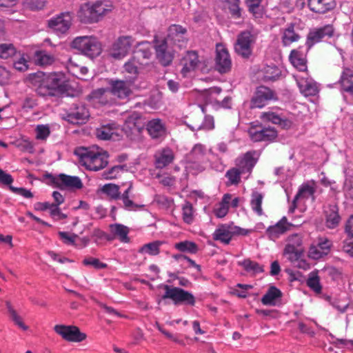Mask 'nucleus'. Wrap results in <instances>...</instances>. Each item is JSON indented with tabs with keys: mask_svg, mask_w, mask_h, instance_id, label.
<instances>
[{
	"mask_svg": "<svg viewBox=\"0 0 353 353\" xmlns=\"http://www.w3.org/2000/svg\"><path fill=\"white\" fill-rule=\"evenodd\" d=\"M53 92L61 87V80L57 74H52L43 81Z\"/></svg>",
	"mask_w": 353,
	"mask_h": 353,
	"instance_id": "53",
	"label": "nucleus"
},
{
	"mask_svg": "<svg viewBox=\"0 0 353 353\" xmlns=\"http://www.w3.org/2000/svg\"><path fill=\"white\" fill-rule=\"evenodd\" d=\"M143 65L136 55H132L129 60L125 63L123 68L125 71L130 74L137 75L139 69Z\"/></svg>",
	"mask_w": 353,
	"mask_h": 353,
	"instance_id": "44",
	"label": "nucleus"
},
{
	"mask_svg": "<svg viewBox=\"0 0 353 353\" xmlns=\"http://www.w3.org/2000/svg\"><path fill=\"white\" fill-rule=\"evenodd\" d=\"M74 153L79 157L82 164L90 170L98 171L108 163V152L96 146L79 148Z\"/></svg>",
	"mask_w": 353,
	"mask_h": 353,
	"instance_id": "1",
	"label": "nucleus"
},
{
	"mask_svg": "<svg viewBox=\"0 0 353 353\" xmlns=\"http://www.w3.org/2000/svg\"><path fill=\"white\" fill-rule=\"evenodd\" d=\"M343 251L348 256L353 257V237L348 238L343 241Z\"/></svg>",
	"mask_w": 353,
	"mask_h": 353,
	"instance_id": "63",
	"label": "nucleus"
},
{
	"mask_svg": "<svg viewBox=\"0 0 353 353\" xmlns=\"http://www.w3.org/2000/svg\"><path fill=\"white\" fill-rule=\"evenodd\" d=\"M174 248L183 253L196 254L199 250L198 245L196 243L188 240L176 243Z\"/></svg>",
	"mask_w": 353,
	"mask_h": 353,
	"instance_id": "41",
	"label": "nucleus"
},
{
	"mask_svg": "<svg viewBox=\"0 0 353 353\" xmlns=\"http://www.w3.org/2000/svg\"><path fill=\"white\" fill-rule=\"evenodd\" d=\"M90 117V112L82 103H73L65 113L64 119L68 122L79 125L85 123Z\"/></svg>",
	"mask_w": 353,
	"mask_h": 353,
	"instance_id": "7",
	"label": "nucleus"
},
{
	"mask_svg": "<svg viewBox=\"0 0 353 353\" xmlns=\"http://www.w3.org/2000/svg\"><path fill=\"white\" fill-rule=\"evenodd\" d=\"M129 232V228L123 224H112V239H117L121 243H128L130 242V239L128 236Z\"/></svg>",
	"mask_w": 353,
	"mask_h": 353,
	"instance_id": "33",
	"label": "nucleus"
},
{
	"mask_svg": "<svg viewBox=\"0 0 353 353\" xmlns=\"http://www.w3.org/2000/svg\"><path fill=\"white\" fill-rule=\"evenodd\" d=\"M34 57L37 64L42 66L51 65L55 61L54 57L46 51H37Z\"/></svg>",
	"mask_w": 353,
	"mask_h": 353,
	"instance_id": "47",
	"label": "nucleus"
},
{
	"mask_svg": "<svg viewBox=\"0 0 353 353\" xmlns=\"http://www.w3.org/2000/svg\"><path fill=\"white\" fill-rule=\"evenodd\" d=\"M136 48L134 50L133 55H136L138 59L139 57L144 59H150L152 56V46L151 43L147 41H142L136 44Z\"/></svg>",
	"mask_w": 353,
	"mask_h": 353,
	"instance_id": "39",
	"label": "nucleus"
},
{
	"mask_svg": "<svg viewBox=\"0 0 353 353\" xmlns=\"http://www.w3.org/2000/svg\"><path fill=\"white\" fill-rule=\"evenodd\" d=\"M233 237L232 226L228 224H222L218 226L212 234L214 241L228 245Z\"/></svg>",
	"mask_w": 353,
	"mask_h": 353,
	"instance_id": "27",
	"label": "nucleus"
},
{
	"mask_svg": "<svg viewBox=\"0 0 353 353\" xmlns=\"http://www.w3.org/2000/svg\"><path fill=\"white\" fill-rule=\"evenodd\" d=\"M265 0H245V4L248 11L254 19H261L265 14V6L263 3Z\"/></svg>",
	"mask_w": 353,
	"mask_h": 353,
	"instance_id": "31",
	"label": "nucleus"
},
{
	"mask_svg": "<svg viewBox=\"0 0 353 353\" xmlns=\"http://www.w3.org/2000/svg\"><path fill=\"white\" fill-rule=\"evenodd\" d=\"M129 96V91L124 87L123 83L121 86L117 87V82L112 80V101L115 98L125 99Z\"/></svg>",
	"mask_w": 353,
	"mask_h": 353,
	"instance_id": "50",
	"label": "nucleus"
},
{
	"mask_svg": "<svg viewBox=\"0 0 353 353\" xmlns=\"http://www.w3.org/2000/svg\"><path fill=\"white\" fill-rule=\"evenodd\" d=\"M296 81L301 93L304 96H315L319 93V89L317 83L309 77L307 73L296 76Z\"/></svg>",
	"mask_w": 353,
	"mask_h": 353,
	"instance_id": "15",
	"label": "nucleus"
},
{
	"mask_svg": "<svg viewBox=\"0 0 353 353\" xmlns=\"http://www.w3.org/2000/svg\"><path fill=\"white\" fill-rule=\"evenodd\" d=\"M82 263L85 266L90 265L96 269H102L107 267L106 264L101 263L98 259L93 257L85 258Z\"/></svg>",
	"mask_w": 353,
	"mask_h": 353,
	"instance_id": "60",
	"label": "nucleus"
},
{
	"mask_svg": "<svg viewBox=\"0 0 353 353\" xmlns=\"http://www.w3.org/2000/svg\"><path fill=\"white\" fill-rule=\"evenodd\" d=\"M160 241H154L142 245L139 250V253L148 254L151 256L158 255L160 252V246L162 245Z\"/></svg>",
	"mask_w": 353,
	"mask_h": 353,
	"instance_id": "43",
	"label": "nucleus"
},
{
	"mask_svg": "<svg viewBox=\"0 0 353 353\" xmlns=\"http://www.w3.org/2000/svg\"><path fill=\"white\" fill-rule=\"evenodd\" d=\"M58 235L62 242L68 245H74L78 238V235L75 234H69L67 232H59Z\"/></svg>",
	"mask_w": 353,
	"mask_h": 353,
	"instance_id": "59",
	"label": "nucleus"
},
{
	"mask_svg": "<svg viewBox=\"0 0 353 353\" xmlns=\"http://www.w3.org/2000/svg\"><path fill=\"white\" fill-rule=\"evenodd\" d=\"M132 188L130 184L126 190H125L121 194L119 192V186L118 185L112 183V199L123 201L124 207L128 210H136L138 208H143L144 205H137L129 199V192Z\"/></svg>",
	"mask_w": 353,
	"mask_h": 353,
	"instance_id": "19",
	"label": "nucleus"
},
{
	"mask_svg": "<svg viewBox=\"0 0 353 353\" xmlns=\"http://www.w3.org/2000/svg\"><path fill=\"white\" fill-rule=\"evenodd\" d=\"M70 47L92 59L99 57L103 50L101 42L93 36L77 37L71 42Z\"/></svg>",
	"mask_w": 353,
	"mask_h": 353,
	"instance_id": "3",
	"label": "nucleus"
},
{
	"mask_svg": "<svg viewBox=\"0 0 353 353\" xmlns=\"http://www.w3.org/2000/svg\"><path fill=\"white\" fill-rule=\"evenodd\" d=\"M293 224L288 222L286 216H283L276 223L269 226L265 230V235L270 240L276 241L286 232L290 230Z\"/></svg>",
	"mask_w": 353,
	"mask_h": 353,
	"instance_id": "17",
	"label": "nucleus"
},
{
	"mask_svg": "<svg viewBox=\"0 0 353 353\" xmlns=\"http://www.w3.org/2000/svg\"><path fill=\"white\" fill-rule=\"evenodd\" d=\"M208 163H201L199 161L187 160L186 169L194 175L205 170Z\"/></svg>",
	"mask_w": 353,
	"mask_h": 353,
	"instance_id": "52",
	"label": "nucleus"
},
{
	"mask_svg": "<svg viewBox=\"0 0 353 353\" xmlns=\"http://www.w3.org/2000/svg\"><path fill=\"white\" fill-rule=\"evenodd\" d=\"M261 119L264 121L276 124L283 129H288L292 125V122L288 119L274 112H262Z\"/></svg>",
	"mask_w": 353,
	"mask_h": 353,
	"instance_id": "29",
	"label": "nucleus"
},
{
	"mask_svg": "<svg viewBox=\"0 0 353 353\" xmlns=\"http://www.w3.org/2000/svg\"><path fill=\"white\" fill-rule=\"evenodd\" d=\"M238 263L248 273L256 274L264 272L263 265H261L259 263L252 261L250 259H244L243 261L238 262Z\"/></svg>",
	"mask_w": 353,
	"mask_h": 353,
	"instance_id": "40",
	"label": "nucleus"
},
{
	"mask_svg": "<svg viewBox=\"0 0 353 353\" xmlns=\"http://www.w3.org/2000/svg\"><path fill=\"white\" fill-rule=\"evenodd\" d=\"M152 43L159 63L163 67L170 65L174 59V53L172 50L168 48L167 39L159 40L157 36H154Z\"/></svg>",
	"mask_w": 353,
	"mask_h": 353,
	"instance_id": "6",
	"label": "nucleus"
},
{
	"mask_svg": "<svg viewBox=\"0 0 353 353\" xmlns=\"http://www.w3.org/2000/svg\"><path fill=\"white\" fill-rule=\"evenodd\" d=\"M248 133L252 141L254 142L272 141L277 137V132L272 128H260V129H257L252 127Z\"/></svg>",
	"mask_w": 353,
	"mask_h": 353,
	"instance_id": "23",
	"label": "nucleus"
},
{
	"mask_svg": "<svg viewBox=\"0 0 353 353\" xmlns=\"http://www.w3.org/2000/svg\"><path fill=\"white\" fill-rule=\"evenodd\" d=\"M255 154V151H248L243 157L236 159V166L243 174L252 172L257 161L254 158Z\"/></svg>",
	"mask_w": 353,
	"mask_h": 353,
	"instance_id": "25",
	"label": "nucleus"
},
{
	"mask_svg": "<svg viewBox=\"0 0 353 353\" xmlns=\"http://www.w3.org/2000/svg\"><path fill=\"white\" fill-rule=\"evenodd\" d=\"M165 293L157 301L159 304L161 300L171 299L175 305H185L194 306L196 299L193 294L179 287H172L168 285H163Z\"/></svg>",
	"mask_w": 353,
	"mask_h": 353,
	"instance_id": "4",
	"label": "nucleus"
},
{
	"mask_svg": "<svg viewBox=\"0 0 353 353\" xmlns=\"http://www.w3.org/2000/svg\"><path fill=\"white\" fill-rule=\"evenodd\" d=\"M301 38L299 33L295 31V23H290L287 24L283 30L281 37L282 43L284 46H288L293 42L298 41Z\"/></svg>",
	"mask_w": 353,
	"mask_h": 353,
	"instance_id": "34",
	"label": "nucleus"
},
{
	"mask_svg": "<svg viewBox=\"0 0 353 353\" xmlns=\"http://www.w3.org/2000/svg\"><path fill=\"white\" fill-rule=\"evenodd\" d=\"M36 139L46 140L50 134V130L48 125H38L35 128Z\"/></svg>",
	"mask_w": 353,
	"mask_h": 353,
	"instance_id": "56",
	"label": "nucleus"
},
{
	"mask_svg": "<svg viewBox=\"0 0 353 353\" xmlns=\"http://www.w3.org/2000/svg\"><path fill=\"white\" fill-rule=\"evenodd\" d=\"M307 285L314 292L321 293L322 286L320 283V279L316 272H312L309 274L307 280Z\"/></svg>",
	"mask_w": 353,
	"mask_h": 353,
	"instance_id": "51",
	"label": "nucleus"
},
{
	"mask_svg": "<svg viewBox=\"0 0 353 353\" xmlns=\"http://www.w3.org/2000/svg\"><path fill=\"white\" fill-rule=\"evenodd\" d=\"M186 34L185 28L179 24H172L168 29L167 39L181 47L187 41Z\"/></svg>",
	"mask_w": 353,
	"mask_h": 353,
	"instance_id": "24",
	"label": "nucleus"
},
{
	"mask_svg": "<svg viewBox=\"0 0 353 353\" xmlns=\"http://www.w3.org/2000/svg\"><path fill=\"white\" fill-rule=\"evenodd\" d=\"M199 63L200 60L197 52L187 51L180 61V64L182 65L181 73L183 77H186L190 72L194 71Z\"/></svg>",
	"mask_w": 353,
	"mask_h": 353,
	"instance_id": "21",
	"label": "nucleus"
},
{
	"mask_svg": "<svg viewBox=\"0 0 353 353\" xmlns=\"http://www.w3.org/2000/svg\"><path fill=\"white\" fill-rule=\"evenodd\" d=\"M214 128V118L210 115H205L201 124L196 125V130H210Z\"/></svg>",
	"mask_w": 353,
	"mask_h": 353,
	"instance_id": "58",
	"label": "nucleus"
},
{
	"mask_svg": "<svg viewBox=\"0 0 353 353\" xmlns=\"http://www.w3.org/2000/svg\"><path fill=\"white\" fill-rule=\"evenodd\" d=\"M18 54V51L12 43H0V59H8Z\"/></svg>",
	"mask_w": 353,
	"mask_h": 353,
	"instance_id": "45",
	"label": "nucleus"
},
{
	"mask_svg": "<svg viewBox=\"0 0 353 353\" xmlns=\"http://www.w3.org/2000/svg\"><path fill=\"white\" fill-rule=\"evenodd\" d=\"M72 14L70 12H61L48 21V27L57 34L66 33L71 27Z\"/></svg>",
	"mask_w": 353,
	"mask_h": 353,
	"instance_id": "9",
	"label": "nucleus"
},
{
	"mask_svg": "<svg viewBox=\"0 0 353 353\" xmlns=\"http://www.w3.org/2000/svg\"><path fill=\"white\" fill-rule=\"evenodd\" d=\"M308 7L313 12L325 14L336 7L335 0H307Z\"/></svg>",
	"mask_w": 353,
	"mask_h": 353,
	"instance_id": "28",
	"label": "nucleus"
},
{
	"mask_svg": "<svg viewBox=\"0 0 353 353\" xmlns=\"http://www.w3.org/2000/svg\"><path fill=\"white\" fill-rule=\"evenodd\" d=\"M110 90L109 88H99L93 90L88 98L92 101L95 105H104L107 104L110 99Z\"/></svg>",
	"mask_w": 353,
	"mask_h": 353,
	"instance_id": "35",
	"label": "nucleus"
},
{
	"mask_svg": "<svg viewBox=\"0 0 353 353\" xmlns=\"http://www.w3.org/2000/svg\"><path fill=\"white\" fill-rule=\"evenodd\" d=\"M182 219L184 223L190 225L194 220V209L190 201H185L182 206Z\"/></svg>",
	"mask_w": 353,
	"mask_h": 353,
	"instance_id": "46",
	"label": "nucleus"
},
{
	"mask_svg": "<svg viewBox=\"0 0 353 353\" xmlns=\"http://www.w3.org/2000/svg\"><path fill=\"white\" fill-rule=\"evenodd\" d=\"M315 192V189L314 187L310 185L309 184H302L294 196L292 204L289 208L288 212L290 213H293L295 209L297 208V201L300 198H305L307 199L310 196H313Z\"/></svg>",
	"mask_w": 353,
	"mask_h": 353,
	"instance_id": "30",
	"label": "nucleus"
},
{
	"mask_svg": "<svg viewBox=\"0 0 353 353\" xmlns=\"http://www.w3.org/2000/svg\"><path fill=\"white\" fill-rule=\"evenodd\" d=\"M54 330L67 341L81 342L86 339V334L74 325H56Z\"/></svg>",
	"mask_w": 353,
	"mask_h": 353,
	"instance_id": "8",
	"label": "nucleus"
},
{
	"mask_svg": "<svg viewBox=\"0 0 353 353\" xmlns=\"http://www.w3.org/2000/svg\"><path fill=\"white\" fill-rule=\"evenodd\" d=\"M187 160L199 161L201 163H208V159L206 156L205 146L201 143L194 145L188 155Z\"/></svg>",
	"mask_w": 353,
	"mask_h": 353,
	"instance_id": "37",
	"label": "nucleus"
},
{
	"mask_svg": "<svg viewBox=\"0 0 353 353\" xmlns=\"http://www.w3.org/2000/svg\"><path fill=\"white\" fill-rule=\"evenodd\" d=\"M274 92L270 88L261 85L256 88L250 103L251 109L262 108L274 98Z\"/></svg>",
	"mask_w": 353,
	"mask_h": 353,
	"instance_id": "11",
	"label": "nucleus"
},
{
	"mask_svg": "<svg viewBox=\"0 0 353 353\" xmlns=\"http://www.w3.org/2000/svg\"><path fill=\"white\" fill-rule=\"evenodd\" d=\"M229 12L234 19L242 17V9L240 8V0H225Z\"/></svg>",
	"mask_w": 353,
	"mask_h": 353,
	"instance_id": "48",
	"label": "nucleus"
},
{
	"mask_svg": "<svg viewBox=\"0 0 353 353\" xmlns=\"http://www.w3.org/2000/svg\"><path fill=\"white\" fill-rule=\"evenodd\" d=\"M334 27L330 24L310 30L307 36L305 48L307 50H310L316 43L321 42L325 37H332L334 35Z\"/></svg>",
	"mask_w": 353,
	"mask_h": 353,
	"instance_id": "10",
	"label": "nucleus"
},
{
	"mask_svg": "<svg viewBox=\"0 0 353 353\" xmlns=\"http://www.w3.org/2000/svg\"><path fill=\"white\" fill-rule=\"evenodd\" d=\"M46 1L44 0H26V6L32 10H38L44 8Z\"/></svg>",
	"mask_w": 353,
	"mask_h": 353,
	"instance_id": "61",
	"label": "nucleus"
},
{
	"mask_svg": "<svg viewBox=\"0 0 353 353\" xmlns=\"http://www.w3.org/2000/svg\"><path fill=\"white\" fill-rule=\"evenodd\" d=\"M214 105L217 108L230 109L232 108V97L227 96L221 101L216 100Z\"/></svg>",
	"mask_w": 353,
	"mask_h": 353,
	"instance_id": "64",
	"label": "nucleus"
},
{
	"mask_svg": "<svg viewBox=\"0 0 353 353\" xmlns=\"http://www.w3.org/2000/svg\"><path fill=\"white\" fill-rule=\"evenodd\" d=\"M263 195L259 192H254L252 194L250 205L252 210L258 215L263 214V210L261 208Z\"/></svg>",
	"mask_w": 353,
	"mask_h": 353,
	"instance_id": "49",
	"label": "nucleus"
},
{
	"mask_svg": "<svg viewBox=\"0 0 353 353\" xmlns=\"http://www.w3.org/2000/svg\"><path fill=\"white\" fill-rule=\"evenodd\" d=\"M9 189L13 193L19 194L25 198L31 199L33 197V194L31 192V191L24 188H16L12 185H10Z\"/></svg>",
	"mask_w": 353,
	"mask_h": 353,
	"instance_id": "62",
	"label": "nucleus"
},
{
	"mask_svg": "<svg viewBox=\"0 0 353 353\" xmlns=\"http://www.w3.org/2000/svg\"><path fill=\"white\" fill-rule=\"evenodd\" d=\"M108 10V6L104 1L88 2L81 6L77 17L81 23L91 24L99 21Z\"/></svg>",
	"mask_w": 353,
	"mask_h": 353,
	"instance_id": "2",
	"label": "nucleus"
},
{
	"mask_svg": "<svg viewBox=\"0 0 353 353\" xmlns=\"http://www.w3.org/2000/svg\"><path fill=\"white\" fill-rule=\"evenodd\" d=\"M6 306L9 314L10 319L14 323L15 325L19 326L23 330H27L28 327L25 325L22 318L18 314L17 311L14 309L10 301H6Z\"/></svg>",
	"mask_w": 353,
	"mask_h": 353,
	"instance_id": "42",
	"label": "nucleus"
},
{
	"mask_svg": "<svg viewBox=\"0 0 353 353\" xmlns=\"http://www.w3.org/2000/svg\"><path fill=\"white\" fill-rule=\"evenodd\" d=\"M232 61L228 50L221 44L216 45V55L215 58V69L221 74L230 71Z\"/></svg>",
	"mask_w": 353,
	"mask_h": 353,
	"instance_id": "12",
	"label": "nucleus"
},
{
	"mask_svg": "<svg viewBox=\"0 0 353 353\" xmlns=\"http://www.w3.org/2000/svg\"><path fill=\"white\" fill-rule=\"evenodd\" d=\"M242 174L237 168H233L226 172L225 177L231 184L236 185L240 182L241 174Z\"/></svg>",
	"mask_w": 353,
	"mask_h": 353,
	"instance_id": "54",
	"label": "nucleus"
},
{
	"mask_svg": "<svg viewBox=\"0 0 353 353\" xmlns=\"http://www.w3.org/2000/svg\"><path fill=\"white\" fill-rule=\"evenodd\" d=\"M133 39L130 36L120 37L112 46V57L121 59L125 57L132 45Z\"/></svg>",
	"mask_w": 353,
	"mask_h": 353,
	"instance_id": "16",
	"label": "nucleus"
},
{
	"mask_svg": "<svg viewBox=\"0 0 353 353\" xmlns=\"http://www.w3.org/2000/svg\"><path fill=\"white\" fill-rule=\"evenodd\" d=\"M261 72L263 73V80L265 82L279 80L282 73L281 68L274 64L264 66Z\"/></svg>",
	"mask_w": 353,
	"mask_h": 353,
	"instance_id": "36",
	"label": "nucleus"
},
{
	"mask_svg": "<svg viewBox=\"0 0 353 353\" xmlns=\"http://www.w3.org/2000/svg\"><path fill=\"white\" fill-rule=\"evenodd\" d=\"M154 158L155 167L157 169H163L172 163L174 159V154L170 148H165L157 151Z\"/></svg>",
	"mask_w": 353,
	"mask_h": 353,
	"instance_id": "26",
	"label": "nucleus"
},
{
	"mask_svg": "<svg viewBox=\"0 0 353 353\" xmlns=\"http://www.w3.org/2000/svg\"><path fill=\"white\" fill-rule=\"evenodd\" d=\"M326 225L330 229L335 228L339 223L341 216L339 214V208L336 205H330L325 211Z\"/></svg>",
	"mask_w": 353,
	"mask_h": 353,
	"instance_id": "38",
	"label": "nucleus"
},
{
	"mask_svg": "<svg viewBox=\"0 0 353 353\" xmlns=\"http://www.w3.org/2000/svg\"><path fill=\"white\" fill-rule=\"evenodd\" d=\"M309 50L303 46H299L290 52L289 60L294 67L301 72H307L306 56Z\"/></svg>",
	"mask_w": 353,
	"mask_h": 353,
	"instance_id": "20",
	"label": "nucleus"
},
{
	"mask_svg": "<svg viewBox=\"0 0 353 353\" xmlns=\"http://www.w3.org/2000/svg\"><path fill=\"white\" fill-rule=\"evenodd\" d=\"M332 243L327 238H319L316 245L310 247L308 256L310 258L317 260L327 256L330 252Z\"/></svg>",
	"mask_w": 353,
	"mask_h": 353,
	"instance_id": "18",
	"label": "nucleus"
},
{
	"mask_svg": "<svg viewBox=\"0 0 353 353\" xmlns=\"http://www.w3.org/2000/svg\"><path fill=\"white\" fill-rule=\"evenodd\" d=\"M96 136L101 140L110 139V124L108 123L97 128Z\"/></svg>",
	"mask_w": 353,
	"mask_h": 353,
	"instance_id": "57",
	"label": "nucleus"
},
{
	"mask_svg": "<svg viewBox=\"0 0 353 353\" xmlns=\"http://www.w3.org/2000/svg\"><path fill=\"white\" fill-rule=\"evenodd\" d=\"M17 57H18V59L17 61H14L13 67L19 72L26 71L28 69V65L25 54H21L18 52Z\"/></svg>",
	"mask_w": 353,
	"mask_h": 353,
	"instance_id": "55",
	"label": "nucleus"
},
{
	"mask_svg": "<svg viewBox=\"0 0 353 353\" xmlns=\"http://www.w3.org/2000/svg\"><path fill=\"white\" fill-rule=\"evenodd\" d=\"M52 183L61 190L64 189H81L83 187L81 180L76 176H70L65 174H60L52 177Z\"/></svg>",
	"mask_w": 353,
	"mask_h": 353,
	"instance_id": "14",
	"label": "nucleus"
},
{
	"mask_svg": "<svg viewBox=\"0 0 353 353\" xmlns=\"http://www.w3.org/2000/svg\"><path fill=\"white\" fill-rule=\"evenodd\" d=\"M337 84L345 100L347 96L353 97V69L345 68L341 74Z\"/></svg>",
	"mask_w": 353,
	"mask_h": 353,
	"instance_id": "13",
	"label": "nucleus"
},
{
	"mask_svg": "<svg viewBox=\"0 0 353 353\" xmlns=\"http://www.w3.org/2000/svg\"><path fill=\"white\" fill-rule=\"evenodd\" d=\"M283 296L282 292L274 285H271L268 289L266 293L261 298V303L264 305L274 306L276 301L281 299Z\"/></svg>",
	"mask_w": 353,
	"mask_h": 353,
	"instance_id": "32",
	"label": "nucleus"
},
{
	"mask_svg": "<svg viewBox=\"0 0 353 353\" xmlns=\"http://www.w3.org/2000/svg\"><path fill=\"white\" fill-rule=\"evenodd\" d=\"M256 42V37L250 30L241 32L234 44V51L243 59H249L252 54L253 46Z\"/></svg>",
	"mask_w": 353,
	"mask_h": 353,
	"instance_id": "5",
	"label": "nucleus"
},
{
	"mask_svg": "<svg viewBox=\"0 0 353 353\" xmlns=\"http://www.w3.org/2000/svg\"><path fill=\"white\" fill-rule=\"evenodd\" d=\"M146 130L150 137L156 141H161L166 137L165 123L160 119H153L148 121Z\"/></svg>",
	"mask_w": 353,
	"mask_h": 353,
	"instance_id": "22",
	"label": "nucleus"
}]
</instances>
